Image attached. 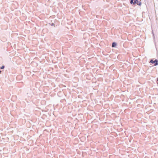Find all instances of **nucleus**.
<instances>
[{
	"label": "nucleus",
	"mask_w": 158,
	"mask_h": 158,
	"mask_svg": "<svg viewBox=\"0 0 158 158\" xmlns=\"http://www.w3.org/2000/svg\"><path fill=\"white\" fill-rule=\"evenodd\" d=\"M134 2V0H131L130 1V3L131 4L133 3Z\"/></svg>",
	"instance_id": "20e7f679"
},
{
	"label": "nucleus",
	"mask_w": 158,
	"mask_h": 158,
	"mask_svg": "<svg viewBox=\"0 0 158 158\" xmlns=\"http://www.w3.org/2000/svg\"><path fill=\"white\" fill-rule=\"evenodd\" d=\"M137 3L139 5H140L141 4V2H139L138 0H135L133 2V4H135Z\"/></svg>",
	"instance_id": "f03ea898"
},
{
	"label": "nucleus",
	"mask_w": 158,
	"mask_h": 158,
	"mask_svg": "<svg viewBox=\"0 0 158 158\" xmlns=\"http://www.w3.org/2000/svg\"><path fill=\"white\" fill-rule=\"evenodd\" d=\"M4 68V66H3V65H2L1 67H0V69H3Z\"/></svg>",
	"instance_id": "39448f33"
},
{
	"label": "nucleus",
	"mask_w": 158,
	"mask_h": 158,
	"mask_svg": "<svg viewBox=\"0 0 158 158\" xmlns=\"http://www.w3.org/2000/svg\"><path fill=\"white\" fill-rule=\"evenodd\" d=\"M116 44L115 42H113L112 44V47H114L116 46Z\"/></svg>",
	"instance_id": "7ed1b4c3"
},
{
	"label": "nucleus",
	"mask_w": 158,
	"mask_h": 158,
	"mask_svg": "<svg viewBox=\"0 0 158 158\" xmlns=\"http://www.w3.org/2000/svg\"><path fill=\"white\" fill-rule=\"evenodd\" d=\"M150 63L152 64L153 65L156 66L158 64V60H151L150 61Z\"/></svg>",
	"instance_id": "f257e3e1"
},
{
	"label": "nucleus",
	"mask_w": 158,
	"mask_h": 158,
	"mask_svg": "<svg viewBox=\"0 0 158 158\" xmlns=\"http://www.w3.org/2000/svg\"><path fill=\"white\" fill-rule=\"evenodd\" d=\"M1 73V71L0 70V73Z\"/></svg>",
	"instance_id": "423d86ee"
}]
</instances>
